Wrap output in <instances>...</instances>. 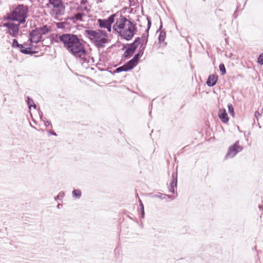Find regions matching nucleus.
<instances>
[{
    "instance_id": "1",
    "label": "nucleus",
    "mask_w": 263,
    "mask_h": 263,
    "mask_svg": "<svg viewBox=\"0 0 263 263\" xmlns=\"http://www.w3.org/2000/svg\"><path fill=\"white\" fill-rule=\"evenodd\" d=\"M58 39L63 44L64 47L72 55L81 59L84 62L87 61L84 46L77 35L63 33L59 35Z\"/></svg>"
},
{
    "instance_id": "10",
    "label": "nucleus",
    "mask_w": 263,
    "mask_h": 263,
    "mask_svg": "<svg viewBox=\"0 0 263 263\" xmlns=\"http://www.w3.org/2000/svg\"><path fill=\"white\" fill-rule=\"evenodd\" d=\"M218 117L223 123H227L229 121V117L224 108L219 109L218 111Z\"/></svg>"
},
{
    "instance_id": "9",
    "label": "nucleus",
    "mask_w": 263,
    "mask_h": 263,
    "mask_svg": "<svg viewBox=\"0 0 263 263\" xmlns=\"http://www.w3.org/2000/svg\"><path fill=\"white\" fill-rule=\"evenodd\" d=\"M85 15V14L83 12H78L73 16L68 17L67 20L71 21L73 23L76 24L78 21H83V17Z\"/></svg>"
},
{
    "instance_id": "24",
    "label": "nucleus",
    "mask_w": 263,
    "mask_h": 263,
    "mask_svg": "<svg viewBox=\"0 0 263 263\" xmlns=\"http://www.w3.org/2000/svg\"><path fill=\"white\" fill-rule=\"evenodd\" d=\"M122 71H127L124 65L122 66L118 67L115 70V72H120Z\"/></svg>"
},
{
    "instance_id": "20",
    "label": "nucleus",
    "mask_w": 263,
    "mask_h": 263,
    "mask_svg": "<svg viewBox=\"0 0 263 263\" xmlns=\"http://www.w3.org/2000/svg\"><path fill=\"white\" fill-rule=\"evenodd\" d=\"M143 54V52H139L138 53H137V54H136L134 57H133V58L132 59V60L135 62L136 63L138 64V61L140 59V58L142 56V55Z\"/></svg>"
},
{
    "instance_id": "11",
    "label": "nucleus",
    "mask_w": 263,
    "mask_h": 263,
    "mask_svg": "<svg viewBox=\"0 0 263 263\" xmlns=\"http://www.w3.org/2000/svg\"><path fill=\"white\" fill-rule=\"evenodd\" d=\"M218 80L217 76L215 74L210 75L206 81V84L208 86L212 87L214 86L217 83Z\"/></svg>"
},
{
    "instance_id": "42",
    "label": "nucleus",
    "mask_w": 263,
    "mask_h": 263,
    "mask_svg": "<svg viewBox=\"0 0 263 263\" xmlns=\"http://www.w3.org/2000/svg\"><path fill=\"white\" fill-rule=\"evenodd\" d=\"M162 27V25H161L160 27H159V30H157V32L161 29Z\"/></svg>"
},
{
    "instance_id": "6",
    "label": "nucleus",
    "mask_w": 263,
    "mask_h": 263,
    "mask_svg": "<svg viewBox=\"0 0 263 263\" xmlns=\"http://www.w3.org/2000/svg\"><path fill=\"white\" fill-rule=\"evenodd\" d=\"M117 14L115 13L110 15L107 19H98V23L101 28H105L108 25L112 24L115 22V18Z\"/></svg>"
},
{
    "instance_id": "14",
    "label": "nucleus",
    "mask_w": 263,
    "mask_h": 263,
    "mask_svg": "<svg viewBox=\"0 0 263 263\" xmlns=\"http://www.w3.org/2000/svg\"><path fill=\"white\" fill-rule=\"evenodd\" d=\"M137 65V63H136L135 62H134L132 59H131L128 62H127L126 64H124L127 71L132 69Z\"/></svg>"
},
{
    "instance_id": "5",
    "label": "nucleus",
    "mask_w": 263,
    "mask_h": 263,
    "mask_svg": "<svg viewBox=\"0 0 263 263\" xmlns=\"http://www.w3.org/2000/svg\"><path fill=\"white\" fill-rule=\"evenodd\" d=\"M23 6L21 5L17 7L11 13L8 15L7 18L8 20L12 21H18L19 17L23 15Z\"/></svg>"
},
{
    "instance_id": "18",
    "label": "nucleus",
    "mask_w": 263,
    "mask_h": 263,
    "mask_svg": "<svg viewBox=\"0 0 263 263\" xmlns=\"http://www.w3.org/2000/svg\"><path fill=\"white\" fill-rule=\"evenodd\" d=\"M20 49L21 52L23 53L26 54H32L33 53V52H31L30 48H25L23 46V47H21Z\"/></svg>"
},
{
    "instance_id": "33",
    "label": "nucleus",
    "mask_w": 263,
    "mask_h": 263,
    "mask_svg": "<svg viewBox=\"0 0 263 263\" xmlns=\"http://www.w3.org/2000/svg\"><path fill=\"white\" fill-rule=\"evenodd\" d=\"M147 29H146V31L148 33V30L150 29V27L151 26V20L149 19V18L147 17Z\"/></svg>"
},
{
    "instance_id": "30",
    "label": "nucleus",
    "mask_w": 263,
    "mask_h": 263,
    "mask_svg": "<svg viewBox=\"0 0 263 263\" xmlns=\"http://www.w3.org/2000/svg\"><path fill=\"white\" fill-rule=\"evenodd\" d=\"M139 201L140 205V210L141 212V218H143L144 217V205L141 200H140Z\"/></svg>"
},
{
    "instance_id": "37",
    "label": "nucleus",
    "mask_w": 263,
    "mask_h": 263,
    "mask_svg": "<svg viewBox=\"0 0 263 263\" xmlns=\"http://www.w3.org/2000/svg\"><path fill=\"white\" fill-rule=\"evenodd\" d=\"M111 25L112 24H110L109 25L107 26V27H106L105 28L107 30V31L109 32H110L111 31Z\"/></svg>"
},
{
    "instance_id": "13",
    "label": "nucleus",
    "mask_w": 263,
    "mask_h": 263,
    "mask_svg": "<svg viewBox=\"0 0 263 263\" xmlns=\"http://www.w3.org/2000/svg\"><path fill=\"white\" fill-rule=\"evenodd\" d=\"M35 29H36V31H38L42 36L46 34L50 30V27H48L46 25L42 27L36 28Z\"/></svg>"
},
{
    "instance_id": "31",
    "label": "nucleus",
    "mask_w": 263,
    "mask_h": 263,
    "mask_svg": "<svg viewBox=\"0 0 263 263\" xmlns=\"http://www.w3.org/2000/svg\"><path fill=\"white\" fill-rule=\"evenodd\" d=\"M65 194L63 192H61L59 193L58 196L54 198L55 200H60L64 197Z\"/></svg>"
},
{
    "instance_id": "27",
    "label": "nucleus",
    "mask_w": 263,
    "mask_h": 263,
    "mask_svg": "<svg viewBox=\"0 0 263 263\" xmlns=\"http://www.w3.org/2000/svg\"><path fill=\"white\" fill-rule=\"evenodd\" d=\"M138 45L132 43V44H130L128 47V48L131 50V51L135 52V50L138 47Z\"/></svg>"
},
{
    "instance_id": "46",
    "label": "nucleus",
    "mask_w": 263,
    "mask_h": 263,
    "mask_svg": "<svg viewBox=\"0 0 263 263\" xmlns=\"http://www.w3.org/2000/svg\"><path fill=\"white\" fill-rule=\"evenodd\" d=\"M59 206H60V204H58V206H57V207H58V208H59Z\"/></svg>"
},
{
    "instance_id": "41",
    "label": "nucleus",
    "mask_w": 263,
    "mask_h": 263,
    "mask_svg": "<svg viewBox=\"0 0 263 263\" xmlns=\"http://www.w3.org/2000/svg\"><path fill=\"white\" fill-rule=\"evenodd\" d=\"M50 134L54 136H57V134L53 131L50 132Z\"/></svg>"
},
{
    "instance_id": "38",
    "label": "nucleus",
    "mask_w": 263,
    "mask_h": 263,
    "mask_svg": "<svg viewBox=\"0 0 263 263\" xmlns=\"http://www.w3.org/2000/svg\"><path fill=\"white\" fill-rule=\"evenodd\" d=\"M175 187L173 186H171L169 185V190L171 192L174 193L175 192Z\"/></svg>"
},
{
    "instance_id": "28",
    "label": "nucleus",
    "mask_w": 263,
    "mask_h": 263,
    "mask_svg": "<svg viewBox=\"0 0 263 263\" xmlns=\"http://www.w3.org/2000/svg\"><path fill=\"white\" fill-rule=\"evenodd\" d=\"M229 112L233 116L234 114V110L233 105L231 104H229L228 105Z\"/></svg>"
},
{
    "instance_id": "29",
    "label": "nucleus",
    "mask_w": 263,
    "mask_h": 263,
    "mask_svg": "<svg viewBox=\"0 0 263 263\" xmlns=\"http://www.w3.org/2000/svg\"><path fill=\"white\" fill-rule=\"evenodd\" d=\"M165 196L166 195H165L164 194L159 193V194H155V195H153L152 197H154V198H160L161 199H165Z\"/></svg>"
},
{
    "instance_id": "25",
    "label": "nucleus",
    "mask_w": 263,
    "mask_h": 263,
    "mask_svg": "<svg viewBox=\"0 0 263 263\" xmlns=\"http://www.w3.org/2000/svg\"><path fill=\"white\" fill-rule=\"evenodd\" d=\"M12 46L13 47H23V45L20 44L16 39H13L12 42Z\"/></svg>"
},
{
    "instance_id": "45",
    "label": "nucleus",
    "mask_w": 263,
    "mask_h": 263,
    "mask_svg": "<svg viewBox=\"0 0 263 263\" xmlns=\"http://www.w3.org/2000/svg\"><path fill=\"white\" fill-rule=\"evenodd\" d=\"M60 12H57V14H60Z\"/></svg>"
},
{
    "instance_id": "39",
    "label": "nucleus",
    "mask_w": 263,
    "mask_h": 263,
    "mask_svg": "<svg viewBox=\"0 0 263 263\" xmlns=\"http://www.w3.org/2000/svg\"><path fill=\"white\" fill-rule=\"evenodd\" d=\"M50 121H45V122L44 124H45V125L46 126H48V125L50 124Z\"/></svg>"
},
{
    "instance_id": "36",
    "label": "nucleus",
    "mask_w": 263,
    "mask_h": 263,
    "mask_svg": "<svg viewBox=\"0 0 263 263\" xmlns=\"http://www.w3.org/2000/svg\"><path fill=\"white\" fill-rule=\"evenodd\" d=\"M57 27L59 28H62L64 27V23H59L57 24Z\"/></svg>"
},
{
    "instance_id": "23",
    "label": "nucleus",
    "mask_w": 263,
    "mask_h": 263,
    "mask_svg": "<svg viewBox=\"0 0 263 263\" xmlns=\"http://www.w3.org/2000/svg\"><path fill=\"white\" fill-rule=\"evenodd\" d=\"M77 10L78 11H86L87 13L90 12V9H88L87 7H82L81 6H79L77 8Z\"/></svg>"
},
{
    "instance_id": "3",
    "label": "nucleus",
    "mask_w": 263,
    "mask_h": 263,
    "mask_svg": "<svg viewBox=\"0 0 263 263\" xmlns=\"http://www.w3.org/2000/svg\"><path fill=\"white\" fill-rule=\"evenodd\" d=\"M86 36L91 40L94 45L99 48H103L108 42V34L104 30L100 29L86 30Z\"/></svg>"
},
{
    "instance_id": "19",
    "label": "nucleus",
    "mask_w": 263,
    "mask_h": 263,
    "mask_svg": "<svg viewBox=\"0 0 263 263\" xmlns=\"http://www.w3.org/2000/svg\"><path fill=\"white\" fill-rule=\"evenodd\" d=\"M133 53L134 52L131 51V50L128 48L124 53V57L125 59H128L130 58Z\"/></svg>"
},
{
    "instance_id": "16",
    "label": "nucleus",
    "mask_w": 263,
    "mask_h": 263,
    "mask_svg": "<svg viewBox=\"0 0 263 263\" xmlns=\"http://www.w3.org/2000/svg\"><path fill=\"white\" fill-rule=\"evenodd\" d=\"M72 196L76 199H80L81 197V192L80 190H74L72 193Z\"/></svg>"
},
{
    "instance_id": "44",
    "label": "nucleus",
    "mask_w": 263,
    "mask_h": 263,
    "mask_svg": "<svg viewBox=\"0 0 263 263\" xmlns=\"http://www.w3.org/2000/svg\"><path fill=\"white\" fill-rule=\"evenodd\" d=\"M167 197H168V198H172V196H170V195H167Z\"/></svg>"
},
{
    "instance_id": "15",
    "label": "nucleus",
    "mask_w": 263,
    "mask_h": 263,
    "mask_svg": "<svg viewBox=\"0 0 263 263\" xmlns=\"http://www.w3.org/2000/svg\"><path fill=\"white\" fill-rule=\"evenodd\" d=\"M172 181L169 185L171 186L176 187L177 185V173H173L172 174Z\"/></svg>"
},
{
    "instance_id": "26",
    "label": "nucleus",
    "mask_w": 263,
    "mask_h": 263,
    "mask_svg": "<svg viewBox=\"0 0 263 263\" xmlns=\"http://www.w3.org/2000/svg\"><path fill=\"white\" fill-rule=\"evenodd\" d=\"M219 70L221 72L222 75L226 74V70L225 66L223 64H220L219 66Z\"/></svg>"
},
{
    "instance_id": "35",
    "label": "nucleus",
    "mask_w": 263,
    "mask_h": 263,
    "mask_svg": "<svg viewBox=\"0 0 263 263\" xmlns=\"http://www.w3.org/2000/svg\"><path fill=\"white\" fill-rule=\"evenodd\" d=\"M261 116V114H260L258 111H256L255 112L254 116L256 118L257 120H258V118L259 117H260Z\"/></svg>"
},
{
    "instance_id": "32",
    "label": "nucleus",
    "mask_w": 263,
    "mask_h": 263,
    "mask_svg": "<svg viewBox=\"0 0 263 263\" xmlns=\"http://www.w3.org/2000/svg\"><path fill=\"white\" fill-rule=\"evenodd\" d=\"M257 61L259 64L263 65V53L259 56Z\"/></svg>"
},
{
    "instance_id": "34",
    "label": "nucleus",
    "mask_w": 263,
    "mask_h": 263,
    "mask_svg": "<svg viewBox=\"0 0 263 263\" xmlns=\"http://www.w3.org/2000/svg\"><path fill=\"white\" fill-rule=\"evenodd\" d=\"M141 39L139 37H137L135 39V41H134L133 43L137 45L138 46L139 45V42H140V41Z\"/></svg>"
},
{
    "instance_id": "22",
    "label": "nucleus",
    "mask_w": 263,
    "mask_h": 263,
    "mask_svg": "<svg viewBox=\"0 0 263 263\" xmlns=\"http://www.w3.org/2000/svg\"><path fill=\"white\" fill-rule=\"evenodd\" d=\"M165 33L163 31H161L160 34L159 35V43H161L162 42H164L165 39Z\"/></svg>"
},
{
    "instance_id": "43",
    "label": "nucleus",
    "mask_w": 263,
    "mask_h": 263,
    "mask_svg": "<svg viewBox=\"0 0 263 263\" xmlns=\"http://www.w3.org/2000/svg\"><path fill=\"white\" fill-rule=\"evenodd\" d=\"M148 35L147 34V36H146V42H147V37H148Z\"/></svg>"
},
{
    "instance_id": "8",
    "label": "nucleus",
    "mask_w": 263,
    "mask_h": 263,
    "mask_svg": "<svg viewBox=\"0 0 263 263\" xmlns=\"http://www.w3.org/2000/svg\"><path fill=\"white\" fill-rule=\"evenodd\" d=\"M29 35L30 36L29 40L31 43H37L41 41L42 36L38 31H36V29L32 30Z\"/></svg>"
},
{
    "instance_id": "17",
    "label": "nucleus",
    "mask_w": 263,
    "mask_h": 263,
    "mask_svg": "<svg viewBox=\"0 0 263 263\" xmlns=\"http://www.w3.org/2000/svg\"><path fill=\"white\" fill-rule=\"evenodd\" d=\"M27 102L29 108H31L32 106L34 108H36V106L34 103L33 100L29 97H27Z\"/></svg>"
},
{
    "instance_id": "2",
    "label": "nucleus",
    "mask_w": 263,
    "mask_h": 263,
    "mask_svg": "<svg viewBox=\"0 0 263 263\" xmlns=\"http://www.w3.org/2000/svg\"><path fill=\"white\" fill-rule=\"evenodd\" d=\"M112 29L123 39L130 41L135 35L137 27L135 23L120 15L113 25Z\"/></svg>"
},
{
    "instance_id": "21",
    "label": "nucleus",
    "mask_w": 263,
    "mask_h": 263,
    "mask_svg": "<svg viewBox=\"0 0 263 263\" xmlns=\"http://www.w3.org/2000/svg\"><path fill=\"white\" fill-rule=\"evenodd\" d=\"M23 12H24L23 15H21V17H19V19H18V21H17L20 22V24H23L26 22V16L25 14V11L24 9H23Z\"/></svg>"
},
{
    "instance_id": "7",
    "label": "nucleus",
    "mask_w": 263,
    "mask_h": 263,
    "mask_svg": "<svg viewBox=\"0 0 263 263\" xmlns=\"http://www.w3.org/2000/svg\"><path fill=\"white\" fill-rule=\"evenodd\" d=\"M9 29V34L14 37L16 36L19 30L20 24H15L13 23H6L4 24Z\"/></svg>"
},
{
    "instance_id": "12",
    "label": "nucleus",
    "mask_w": 263,
    "mask_h": 263,
    "mask_svg": "<svg viewBox=\"0 0 263 263\" xmlns=\"http://www.w3.org/2000/svg\"><path fill=\"white\" fill-rule=\"evenodd\" d=\"M49 3L54 8H60L62 7L63 10L65 8L64 7H63L62 0H49Z\"/></svg>"
},
{
    "instance_id": "4",
    "label": "nucleus",
    "mask_w": 263,
    "mask_h": 263,
    "mask_svg": "<svg viewBox=\"0 0 263 263\" xmlns=\"http://www.w3.org/2000/svg\"><path fill=\"white\" fill-rule=\"evenodd\" d=\"M242 149V147L239 144V141H236L234 144L229 147L228 152L225 156V159L233 158L237 153L241 152Z\"/></svg>"
},
{
    "instance_id": "40",
    "label": "nucleus",
    "mask_w": 263,
    "mask_h": 263,
    "mask_svg": "<svg viewBox=\"0 0 263 263\" xmlns=\"http://www.w3.org/2000/svg\"><path fill=\"white\" fill-rule=\"evenodd\" d=\"M86 2H87V0H81V3H81V4H82V5H84V4H86Z\"/></svg>"
}]
</instances>
